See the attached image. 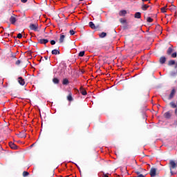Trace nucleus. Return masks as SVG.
<instances>
[{"instance_id":"412c9836","label":"nucleus","mask_w":177,"mask_h":177,"mask_svg":"<svg viewBox=\"0 0 177 177\" xmlns=\"http://www.w3.org/2000/svg\"><path fill=\"white\" fill-rule=\"evenodd\" d=\"M62 84L64 85H68V80L65 78L62 80Z\"/></svg>"},{"instance_id":"09e8293b","label":"nucleus","mask_w":177,"mask_h":177,"mask_svg":"<svg viewBox=\"0 0 177 177\" xmlns=\"http://www.w3.org/2000/svg\"><path fill=\"white\" fill-rule=\"evenodd\" d=\"M79 1H84V0H79Z\"/></svg>"},{"instance_id":"72a5a7b5","label":"nucleus","mask_w":177,"mask_h":177,"mask_svg":"<svg viewBox=\"0 0 177 177\" xmlns=\"http://www.w3.org/2000/svg\"><path fill=\"white\" fill-rule=\"evenodd\" d=\"M22 37H23V35L21 33H19V34H18V35H17V38H18V39H22Z\"/></svg>"},{"instance_id":"f3484780","label":"nucleus","mask_w":177,"mask_h":177,"mask_svg":"<svg viewBox=\"0 0 177 177\" xmlns=\"http://www.w3.org/2000/svg\"><path fill=\"white\" fill-rule=\"evenodd\" d=\"M169 105H170V107H171L172 109H177V105L174 102H170Z\"/></svg>"},{"instance_id":"79ce46f5","label":"nucleus","mask_w":177,"mask_h":177,"mask_svg":"<svg viewBox=\"0 0 177 177\" xmlns=\"http://www.w3.org/2000/svg\"><path fill=\"white\" fill-rule=\"evenodd\" d=\"M103 177H109L106 174H103Z\"/></svg>"},{"instance_id":"603ef678","label":"nucleus","mask_w":177,"mask_h":177,"mask_svg":"<svg viewBox=\"0 0 177 177\" xmlns=\"http://www.w3.org/2000/svg\"><path fill=\"white\" fill-rule=\"evenodd\" d=\"M80 174H81V171H80Z\"/></svg>"},{"instance_id":"a18cd8bd","label":"nucleus","mask_w":177,"mask_h":177,"mask_svg":"<svg viewBox=\"0 0 177 177\" xmlns=\"http://www.w3.org/2000/svg\"><path fill=\"white\" fill-rule=\"evenodd\" d=\"M10 28V25H8V26H7V28Z\"/></svg>"},{"instance_id":"2eb2a0df","label":"nucleus","mask_w":177,"mask_h":177,"mask_svg":"<svg viewBox=\"0 0 177 177\" xmlns=\"http://www.w3.org/2000/svg\"><path fill=\"white\" fill-rule=\"evenodd\" d=\"M80 93L84 96V95H87V91H86V90L84 89L82 86H81L80 87Z\"/></svg>"},{"instance_id":"e433bc0d","label":"nucleus","mask_w":177,"mask_h":177,"mask_svg":"<svg viewBox=\"0 0 177 177\" xmlns=\"http://www.w3.org/2000/svg\"><path fill=\"white\" fill-rule=\"evenodd\" d=\"M127 29H128V24H124V30H127Z\"/></svg>"},{"instance_id":"f704fd0d","label":"nucleus","mask_w":177,"mask_h":177,"mask_svg":"<svg viewBox=\"0 0 177 177\" xmlns=\"http://www.w3.org/2000/svg\"><path fill=\"white\" fill-rule=\"evenodd\" d=\"M176 56H177L176 53H173L171 54V57H172V58H176Z\"/></svg>"},{"instance_id":"20e7f679","label":"nucleus","mask_w":177,"mask_h":177,"mask_svg":"<svg viewBox=\"0 0 177 177\" xmlns=\"http://www.w3.org/2000/svg\"><path fill=\"white\" fill-rule=\"evenodd\" d=\"M16 17H17V16L14 15V16H12L11 17H10V23H11V24H12V25L15 24L16 21H17V19H16Z\"/></svg>"},{"instance_id":"c9c22d12","label":"nucleus","mask_w":177,"mask_h":177,"mask_svg":"<svg viewBox=\"0 0 177 177\" xmlns=\"http://www.w3.org/2000/svg\"><path fill=\"white\" fill-rule=\"evenodd\" d=\"M56 44L55 40H50V45L54 46Z\"/></svg>"},{"instance_id":"bb28decb","label":"nucleus","mask_w":177,"mask_h":177,"mask_svg":"<svg viewBox=\"0 0 177 177\" xmlns=\"http://www.w3.org/2000/svg\"><path fill=\"white\" fill-rule=\"evenodd\" d=\"M10 58L11 59H16V53H12L10 55Z\"/></svg>"},{"instance_id":"3c124183","label":"nucleus","mask_w":177,"mask_h":177,"mask_svg":"<svg viewBox=\"0 0 177 177\" xmlns=\"http://www.w3.org/2000/svg\"><path fill=\"white\" fill-rule=\"evenodd\" d=\"M31 147H33V145H31Z\"/></svg>"},{"instance_id":"6ab92c4d","label":"nucleus","mask_w":177,"mask_h":177,"mask_svg":"<svg viewBox=\"0 0 177 177\" xmlns=\"http://www.w3.org/2000/svg\"><path fill=\"white\" fill-rule=\"evenodd\" d=\"M52 55H59V51L57 49H54L52 50Z\"/></svg>"},{"instance_id":"393cba45","label":"nucleus","mask_w":177,"mask_h":177,"mask_svg":"<svg viewBox=\"0 0 177 177\" xmlns=\"http://www.w3.org/2000/svg\"><path fill=\"white\" fill-rule=\"evenodd\" d=\"M176 64V61L174 60H169V66H173Z\"/></svg>"},{"instance_id":"c85d7f7f","label":"nucleus","mask_w":177,"mask_h":177,"mask_svg":"<svg viewBox=\"0 0 177 177\" xmlns=\"http://www.w3.org/2000/svg\"><path fill=\"white\" fill-rule=\"evenodd\" d=\"M28 175H30V174L28 171H23V176L24 177H26L28 176Z\"/></svg>"},{"instance_id":"9b49d317","label":"nucleus","mask_w":177,"mask_h":177,"mask_svg":"<svg viewBox=\"0 0 177 177\" xmlns=\"http://www.w3.org/2000/svg\"><path fill=\"white\" fill-rule=\"evenodd\" d=\"M9 146H10V148H11L12 149H18L17 145H16L14 142H9Z\"/></svg>"},{"instance_id":"7ed1b4c3","label":"nucleus","mask_w":177,"mask_h":177,"mask_svg":"<svg viewBox=\"0 0 177 177\" xmlns=\"http://www.w3.org/2000/svg\"><path fill=\"white\" fill-rule=\"evenodd\" d=\"M176 93V91L175 88H173L171 91L170 92V94L169 95V100H171L172 98H174V95Z\"/></svg>"},{"instance_id":"c756f323","label":"nucleus","mask_w":177,"mask_h":177,"mask_svg":"<svg viewBox=\"0 0 177 177\" xmlns=\"http://www.w3.org/2000/svg\"><path fill=\"white\" fill-rule=\"evenodd\" d=\"M160 11L162 12V13H166V7H162V8H160Z\"/></svg>"},{"instance_id":"37998d69","label":"nucleus","mask_w":177,"mask_h":177,"mask_svg":"<svg viewBox=\"0 0 177 177\" xmlns=\"http://www.w3.org/2000/svg\"><path fill=\"white\" fill-rule=\"evenodd\" d=\"M44 58H45V60H48V56H45Z\"/></svg>"},{"instance_id":"4be33fe9","label":"nucleus","mask_w":177,"mask_h":177,"mask_svg":"<svg viewBox=\"0 0 177 177\" xmlns=\"http://www.w3.org/2000/svg\"><path fill=\"white\" fill-rule=\"evenodd\" d=\"M149 8V6L148 5H143L142 7V9L143 11H146Z\"/></svg>"},{"instance_id":"8fccbe9b","label":"nucleus","mask_w":177,"mask_h":177,"mask_svg":"<svg viewBox=\"0 0 177 177\" xmlns=\"http://www.w3.org/2000/svg\"><path fill=\"white\" fill-rule=\"evenodd\" d=\"M147 97H149V94L147 95Z\"/></svg>"},{"instance_id":"a19ab883","label":"nucleus","mask_w":177,"mask_h":177,"mask_svg":"<svg viewBox=\"0 0 177 177\" xmlns=\"http://www.w3.org/2000/svg\"><path fill=\"white\" fill-rule=\"evenodd\" d=\"M174 113H175V115H177V108L175 109Z\"/></svg>"},{"instance_id":"4c0bfd02","label":"nucleus","mask_w":177,"mask_h":177,"mask_svg":"<svg viewBox=\"0 0 177 177\" xmlns=\"http://www.w3.org/2000/svg\"><path fill=\"white\" fill-rule=\"evenodd\" d=\"M21 3H26L28 2V0H21Z\"/></svg>"},{"instance_id":"49530a36","label":"nucleus","mask_w":177,"mask_h":177,"mask_svg":"<svg viewBox=\"0 0 177 177\" xmlns=\"http://www.w3.org/2000/svg\"><path fill=\"white\" fill-rule=\"evenodd\" d=\"M175 68H177V62H176V65L175 66Z\"/></svg>"},{"instance_id":"6e6552de","label":"nucleus","mask_w":177,"mask_h":177,"mask_svg":"<svg viewBox=\"0 0 177 177\" xmlns=\"http://www.w3.org/2000/svg\"><path fill=\"white\" fill-rule=\"evenodd\" d=\"M166 61H167V58L165 56L160 57V59L158 60L160 64H165V63H166Z\"/></svg>"},{"instance_id":"dca6fc26","label":"nucleus","mask_w":177,"mask_h":177,"mask_svg":"<svg viewBox=\"0 0 177 177\" xmlns=\"http://www.w3.org/2000/svg\"><path fill=\"white\" fill-rule=\"evenodd\" d=\"M134 18L140 19L141 18V13L140 12H137L136 14H134Z\"/></svg>"},{"instance_id":"473e14b6","label":"nucleus","mask_w":177,"mask_h":177,"mask_svg":"<svg viewBox=\"0 0 177 177\" xmlns=\"http://www.w3.org/2000/svg\"><path fill=\"white\" fill-rule=\"evenodd\" d=\"M69 34H71V35H74L75 34V32H74L73 30H69Z\"/></svg>"},{"instance_id":"f03ea898","label":"nucleus","mask_w":177,"mask_h":177,"mask_svg":"<svg viewBox=\"0 0 177 177\" xmlns=\"http://www.w3.org/2000/svg\"><path fill=\"white\" fill-rule=\"evenodd\" d=\"M88 26L91 29H93V30H97L100 28V26L99 25L95 26L93 22L88 23Z\"/></svg>"},{"instance_id":"a878e982","label":"nucleus","mask_w":177,"mask_h":177,"mask_svg":"<svg viewBox=\"0 0 177 177\" xmlns=\"http://www.w3.org/2000/svg\"><path fill=\"white\" fill-rule=\"evenodd\" d=\"M120 23H121L122 24H127V20L124 19L123 18H121V19H120Z\"/></svg>"},{"instance_id":"39448f33","label":"nucleus","mask_w":177,"mask_h":177,"mask_svg":"<svg viewBox=\"0 0 177 177\" xmlns=\"http://www.w3.org/2000/svg\"><path fill=\"white\" fill-rule=\"evenodd\" d=\"M18 83L19 84V85L23 86L26 84L25 80H24L22 78V77H19Z\"/></svg>"},{"instance_id":"aec40b11","label":"nucleus","mask_w":177,"mask_h":177,"mask_svg":"<svg viewBox=\"0 0 177 177\" xmlns=\"http://www.w3.org/2000/svg\"><path fill=\"white\" fill-rule=\"evenodd\" d=\"M65 37H66V36H64V35H61V37H59V43L60 44H62L64 42Z\"/></svg>"},{"instance_id":"1a4fd4ad","label":"nucleus","mask_w":177,"mask_h":177,"mask_svg":"<svg viewBox=\"0 0 177 177\" xmlns=\"http://www.w3.org/2000/svg\"><path fill=\"white\" fill-rule=\"evenodd\" d=\"M17 136H18L19 138H26V131H25V130L21 131V132H20L19 134H17Z\"/></svg>"},{"instance_id":"2f4dec72","label":"nucleus","mask_w":177,"mask_h":177,"mask_svg":"<svg viewBox=\"0 0 177 177\" xmlns=\"http://www.w3.org/2000/svg\"><path fill=\"white\" fill-rule=\"evenodd\" d=\"M15 64H16L17 66H19L21 64V60L18 59L16 61V62H15Z\"/></svg>"},{"instance_id":"5701e85b","label":"nucleus","mask_w":177,"mask_h":177,"mask_svg":"<svg viewBox=\"0 0 177 177\" xmlns=\"http://www.w3.org/2000/svg\"><path fill=\"white\" fill-rule=\"evenodd\" d=\"M67 100H68L69 102L73 101V96L71 95V93H69V95L67 96Z\"/></svg>"},{"instance_id":"0eeeda50","label":"nucleus","mask_w":177,"mask_h":177,"mask_svg":"<svg viewBox=\"0 0 177 177\" xmlns=\"http://www.w3.org/2000/svg\"><path fill=\"white\" fill-rule=\"evenodd\" d=\"M49 42V40L47 39H38V43L41 44H46L47 43Z\"/></svg>"},{"instance_id":"cd10ccee","label":"nucleus","mask_w":177,"mask_h":177,"mask_svg":"<svg viewBox=\"0 0 177 177\" xmlns=\"http://www.w3.org/2000/svg\"><path fill=\"white\" fill-rule=\"evenodd\" d=\"M85 55V51H81L79 53L78 56L82 57Z\"/></svg>"},{"instance_id":"9d476101","label":"nucleus","mask_w":177,"mask_h":177,"mask_svg":"<svg viewBox=\"0 0 177 177\" xmlns=\"http://www.w3.org/2000/svg\"><path fill=\"white\" fill-rule=\"evenodd\" d=\"M157 171V169L155 168H151L150 170V176L151 177H155L156 176V172Z\"/></svg>"},{"instance_id":"423d86ee","label":"nucleus","mask_w":177,"mask_h":177,"mask_svg":"<svg viewBox=\"0 0 177 177\" xmlns=\"http://www.w3.org/2000/svg\"><path fill=\"white\" fill-rule=\"evenodd\" d=\"M169 165H170V169H174L177 167L176 162H174V160H170Z\"/></svg>"},{"instance_id":"ea45409f","label":"nucleus","mask_w":177,"mask_h":177,"mask_svg":"<svg viewBox=\"0 0 177 177\" xmlns=\"http://www.w3.org/2000/svg\"><path fill=\"white\" fill-rule=\"evenodd\" d=\"M135 177H145V176H143V174H140L139 176H135Z\"/></svg>"},{"instance_id":"f8f14e48","label":"nucleus","mask_w":177,"mask_h":177,"mask_svg":"<svg viewBox=\"0 0 177 177\" xmlns=\"http://www.w3.org/2000/svg\"><path fill=\"white\" fill-rule=\"evenodd\" d=\"M165 119H170L171 117V112H165V115H163Z\"/></svg>"},{"instance_id":"de8ad7c7","label":"nucleus","mask_w":177,"mask_h":177,"mask_svg":"<svg viewBox=\"0 0 177 177\" xmlns=\"http://www.w3.org/2000/svg\"><path fill=\"white\" fill-rule=\"evenodd\" d=\"M7 37H9V34L6 33Z\"/></svg>"},{"instance_id":"58836bf2","label":"nucleus","mask_w":177,"mask_h":177,"mask_svg":"<svg viewBox=\"0 0 177 177\" xmlns=\"http://www.w3.org/2000/svg\"><path fill=\"white\" fill-rule=\"evenodd\" d=\"M136 175H138V176L143 175V174H141L140 171H136Z\"/></svg>"},{"instance_id":"b1692460","label":"nucleus","mask_w":177,"mask_h":177,"mask_svg":"<svg viewBox=\"0 0 177 177\" xmlns=\"http://www.w3.org/2000/svg\"><path fill=\"white\" fill-rule=\"evenodd\" d=\"M172 50H172L171 47H169V49H167V54L169 55H171Z\"/></svg>"},{"instance_id":"c03bdc74","label":"nucleus","mask_w":177,"mask_h":177,"mask_svg":"<svg viewBox=\"0 0 177 177\" xmlns=\"http://www.w3.org/2000/svg\"><path fill=\"white\" fill-rule=\"evenodd\" d=\"M143 2L148 1L149 0H142Z\"/></svg>"},{"instance_id":"4468645a","label":"nucleus","mask_w":177,"mask_h":177,"mask_svg":"<svg viewBox=\"0 0 177 177\" xmlns=\"http://www.w3.org/2000/svg\"><path fill=\"white\" fill-rule=\"evenodd\" d=\"M106 35H107V34L105 32H102L98 35V36L100 37V39H104V37H106Z\"/></svg>"},{"instance_id":"7c9ffc66","label":"nucleus","mask_w":177,"mask_h":177,"mask_svg":"<svg viewBox=\"0 0 177 177\" xmlns=\"http://www.w3.org/2000/svg\"><path fill=\"white\" fill-rule=\"evenodd\" d=\"M153 19L150 17H147V22L148 23H152Z\"/></svg>"},{"instance_id":"a211bd4d","label":"nucleus","mask_w":177,"mask_h":177,"mask_svg":"<svg viewBox=\"0 0 177 177\" xmlns=\"http://www.w3.org/2000/svg\"><path fill=\"white\" fill-rule=\"evenodd\" d=\"M53 83H54L55 84H59V80L58 78H53Z\"/></svg>"},{"instance_id":"ddd939ff","label":"nucleus","mask_w":177,"mask_h":177,"mask_svg":"<svg viewBox=\"0 0 177 177\" xmlns=\"http://www.w3.org/2000/svg\"><path fill=\"white\" fill-rule=\"evenodd\" d=\"M126 15H127V11L125 10H122L119 12L120 17H125Z\"/></svg>"},{"instance_id":"f257e3e1","label":"nucleus","mask_w":177,"mask_h":177,"mask_svg":"<svg viewBox=\"0 0 177 177\" xmlns=\"http://www.w3.org/2000/svg\"><path fill=\"white\" fill-rule=\"evenodd\" d=\"M29 28H30V30H34L35 32H38V25L37 24H31L30 25H29Z\"/></svg>"}]
</instances>
